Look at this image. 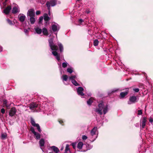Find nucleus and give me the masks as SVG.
<instances>
[{"mask_svg":"<svg viewBox=\"0 0 153 153\" xmlns=\"http://www.w3.org/2000/svg\"><path fill=\"white\" fill-rule=\"evenodd\" d=\"M98 108H96L95 109V111L100 115H101L102 114V110L104 107V104L103 101H101L98 105Z\"/></svg>","mask_w":153,"mask_h":153,"instance_id":"nucleus-1","label":"nucleus"},{"mask_svg":"<svg viewBox=\"0 0 153 153\" xmlns=\"http://www.w3.org/2000/svg\"><path fill=\"white\" fill-rule=\"evenodd\" d=\"M29 107L30 109L34 111H35L37 108H39L40 105L37 102H32L29 104Z\"/></svg>","mask_w":153,"mask_h":153,"instance_id":"nucleus-2","label":"nucleus"},{"mask_svg":"<svg viewBox=\"0 0 153 153\" xmlns=\"http://www.w3.org/2000/svg\"><path fill=\"white\" fill-rule=\"evenodd\" d=\"M27 16L30 17V19H35V12L33 9H29L27 12Z\"/></svg>","mask_w":153,"mask_h":153,"instance_id":"nucleus-3","label":"nucleus"},{"mask_svg":"<svg viewBox=\"0 0 153 153\" xmlns=\"http://www.w3.org/2000/svg\"><path fill=\"white\" fill-rule=\"evenodd\" d=\"M138 98L137 97L133 95L130 96L129 98V101L128 102V104H131L132 103H134L138 102Z\"/></svg>","mask_w":153,"mask_h":153,"instance_id":"nucleus-4","label":"nucleus"},{"mask_svg":"<svg viewBox=\"0 0 153 153\" xmlns=\"http://www.w3.org/2000/svg\"><path fill=\"white\" fill-rule=\"evenodd\" d=\"M30 123L34 127H36L39 132H41L42 130L40 129L39 125L38 123H36L34 119L32 117L30 118Z\"/></svg>","mask_w":153,"mask_h":153,"instance_id":"nucleus-5","label":"nucleus"},{"mask_svg":"<svg viewBox=\"0 0 153 153\" xmlns=\"http://www.w3.org/2000/svg\"><path fill=\"white\" fill-rule=\"evenodd\" d=\"M17 111L16 108L13 107L11 108L9 112V116L12 117L14 116L16 114Z\"/></svg>","mask_w":153,"mask_h":153,"instance_id":"nucleus-6","label":"nucleus"},{"mask_svg":"<svg viewBox=\"0 0 153 153\" xmlns=\"http://www.w3.org/2000/svg\"><path fill=\"white\" fill-rule=\"evenodd\" d=\"M126 90L125 92H121L119 96L120 98H123L126 96L128 94V88L126 89Z\"/></svg>","mask_w":153,"mask_h":153,"instance_id":"nucleus-7","label":"nucleus"},{"mask_svg":"<svg viewBox=\"0 0 153 153\" xmlns=\"http://www.w3.org/2000/svg\"><path fill=\"white\" fill-rule=\"evenodd\" d=\"M76 21H74L75 24L76 25H84L85 24V22L83 20H76Z\"/></svg>","mask_w":153,"mask_h":153,"instance_id":"nucleus-8","label":"nucleus"},{"mask_svg":"<svg viewBox=\"0 0 153 153\" xmlns=\"http://www.w3.org/2000/svg\"><path fill=\"white\" fill-rule=\"evenodd\" d=\"M84 90L83 88L81 87H79L77 89V92L78 94L81 96L84 95V94L82 92Z\"/></svg>","mask_w":153,"mask_h":153,"instance_id":"nucleus-9","label":"nucleus"},{"mask_svg":"<svg viewBox=\"0 0 153 153\" xmlns=\"http://www.w3.org/2000/svg\"><path fill=\"white\" fill-rule=\"evenodd\" d=\"M52 53L55 56H56V59L58 61H59L60 59V54L58 53L56 51H53L52 52Z\"/></svg>","mask_w":153,"mask_h":153,"instance_id":"nucleus-10","label":"nucleus"},{"mask_svg":"<svg viewBox=\"0 0 153 153\" xmlns=\"http://www.w3.org/2000/svg\"><path fill=\"white\" fill-rule=\"evenodd\" d=\"M50 148L51 150L53 151V152L56 153H58L59 152V149L55 146H52L50 147Z\"/></svg>","mask_w":153,"mask_h":153,"instance_id":"nucleus-11","label":"nucleus"},{"mask_svg":"<svg viewBox=\"0 0 153 153\" xmlns=\"http://www.w3.org/2000/svg\"><path fill=\"white\" fill-rule=\"evenodd\" d=\"M11 9V6H7L5 9L4 10V13L6 14H8L9 13L10 10Z\"/></svg>","mask_w":153,"mask_h":153,"instance_id":"nucleus-12","label":"nucleus"},{"mask_svg":"<svg viewBox=\"0 0 153 153\" xmlns=\"http://www.w3.org/2000/svg\"><path fill=\"white\" fill-rule=\"evenodd\" d=\"M147 118L145 117H143V118L141 122V123H142L141 126L143 128H144L146 126V123L147 121Z\"/></svg>","mask_w":153,"mask_h":153,"instance_id":"nucleus-13","label":"nucleus"},{"mask_svg":"<svg viewBox=\"0 0 153 153\" xmlns=\"http://www.w3.org/2000/svg\"><path fill=\"white\" fill-rule=\"evenodd\" d=\"M39 144H40V146L41 149L43 150L42 147L44 146L45 142V140L44 139H41L39 142Z\"/></svg>","mask_w":153,"mask_h":153,"instance_id":"nucleus-14","label":"nucleus"},{"mask_svg":"<svg viewBox=\"0 0 153 153\" xmlns=\"http://www.w3.org/2000/svg\"><path fill=\"white\" fill-rule=\"evenodd\" d=\"M42 33L44 35L46 36H47L48 35V30L45 28H43L42 29Z\"/></svg>","mask_w":153,"mask_h":153,"instance_id":"nucleus-15","label":"nucleus"},{"mask_svg":"<svg viewBox=\"0 0 153 153\" xmlns=\"http://www.w3.org/2000/svg\"><path fill=\"white\" fill-rule=\"evenodd\" d=\"M97 130V127H94L91 130V135L93 136L95 134V132Z\"/></svg>","mask_w":153,"mask_h":153,"instance_id":"nucleus-16","label":"nucleus"},{"mask_svg":"<svg viewBox=\"0 0 153 153\" xmlns=\"http://www.w3.org/2000/svg\"><path fill=\"white\" fill-rule=\"evenodd\" d=\"M51 49L53 51H57L58 50V48L57 45H53L50 47Z\"/></svg>","mask_w":153,"mask_h":153,"instance_id":"nucleus-17","label":"nucleus"},{"mask_svg":"<svg viewBox=\"0 0 153 153\" xmlns=\"http://www.w3.org/2000/svg\"><path fill=\"white\" fill-rule=\"evenodd\" d=\"M8 102L6 100H3V107H6L7 108L9 107V105L7 104Z\"/></svg>","mask_w":153,"mask_h":153,"instance_id":"nucleus-18","label":"nucleus"},{"mask_svg":"<svg viewBox=\"0 0 153 153\" xmlns=\"http://www.w3.org/2000/svg\"><path fill=\"white\" fill-rule=\"evenodd\" d=\"M83 145V143L82 142H79L78 143L77 147L79 149H82Z\"/></svg>","mask_w":153,"mask_h":153,"instance_id":"nucleus-19","label":"nucleus"},{"mask_svg":"<svg viewBox=\"0 0 153 153\" xmlns=\"http://www.w3.org/2000/svg\"><path fill=\"white\" fill-rule=\"evenodd\" d=\"M19 12V10L18 8L16 7L13 8L12 9V13H16Z\"/></svg>","mask_w":153,"mask_h":153,"instance_id":"nucleus-20","label":"nucleus"},{"mask_svg":"<svg viewBox=\"0 0 153 153\" xmlns=\"http://www.w3.org/2000/svg\"><path fill=\"white\" fill-rule=\"evenodd\" d=\"M52 29L53 32H55L58 30L57 26L55 25H53L52 26Z\"/></svg>","mask_w":153,"mask_h":153,"instance_id":"nucleus-21","label":"nucleus"},{"mask_svg":"<svg viewBox=\"0 0 153 153\" xmlns=\"http://www.w3.org/2000/svg\"><path fill=\"white\" fill-rule=\"evenodd\" d=\"M58 46L59 47L60 52V53H62L63 51V47L62 44L61 43H59L58 44Z\"/></svg>","mask_w":153,"mask_h":153,"instance_id":"nucleus-22","label":"nucleus"},{"mask_svg":"<svg viewBox=\"0 0 153 153\" xmlns=\"http://www.w3.org/2000/svg\"><path fill=\"white\" fill-rule=\"evenodd\" d=\"M36 32L38 34H40L42 33V30L40 28L37 27L35 29Z\"/></svg>","mask_w":153,"mask_h":153,"instance_id":"nucleus-23","label":"nucleus"},{"mask_svg":"<svg viewBox=\"0 0 153 153\" xmlns=\"http://www.w3.org/2000/svg\"><path fill=\"white\" fill-rule=\"evenodd\" d=\"M93 102V99L92 98H91L87 101V103L89 105H91Z\"/></svg>","mask_w":153,"mask_h":153,"instance_id":"nucleus-24","label":"nucleus"},{"mask_svg":"<svg viewBox=\"0 0 153 153\" xmlns=\"http://www.w3.org/2000/svg\"><path fill=\"white\" fill-rule=\"evenodd\" d=\"M99 41L97 39H95L94 40L93 44L94 46H97L98 45Z\"/></svg>","mask_w":153,"mask_h":153,"instance_id":"nucleus-25","label":"nucleus"},{"mask_svg":"<svg viewBox=\"0 0 153 153\" xmlns=\"http://www.w3.org/2000/svg\"><path fill=\"white\" fill-rule=\"evenodd\" d=\"M71 82L75 86H78L79 85L77 82L76 80H72Z\"/></svg>","mask_w":153,"mask_h":153,"instance_id":"nucleus-26","label":"nucleus"},{"mask_svg":"<svg viewBox=\"0 0 153 153\" xmlns=\"http://www.w3.org/2000/svg\"><path fill=\"white\" fill-rule=\"evenodd\" d=\"M103 112L104 114H105L108 111V106L107 105L103 108Z\"/></svg>","mask_w":153,"mask_h":153,"instance_id":"nucleus-27","label":"nucleus"},{"mask_svg":"<svg viewBox=\"0 0 153 153\" xmlns=\"http://www.w3.org/2000/svg\"><path fill=\"white\" fill-rule=\"evenodd\" d=\"M18 17H19V19H25V16L24 14H19Z\"/></svg>","mask_w":153,"mask_h":153,"instance_id":"nucleus-28","label":"nucleus"},{"mask_svg":"<svg viewBox=\"0 0 153 153\" xmlns=\"http://www.w3.org/2000/svg\"><path fill=\"white\" fill-rule=\"evenodd\" d=\"M48 42L49 43V45L50 47H51V46L53 45V43L52 39H49Z\"/></svg>","mask_w":153,"mask_h":153,"instance_id":"nucleus-29","label":"nucleus"},{"mask_svg":"<svg viewBox=\"0 0 153 153\" xmlns=\"http://www.w3.org/2000/svg\"><path fill=\"white\" fill-rule=\"evenodd\" d=\"M34 135L36 137V138L38 140L40 138V134H39L36 132V134H34Z\"/></svg>","mask_w":153,"mask_h":153,"instance_id":"nucleus-30","label":"nucleus"},{"mask_svg":"<svg viewBox=\"0 0 153 153\" xmlns=\"http://www.w3.org/2000/svg\"><path fill=\"white\" fill-rule=\"evenodd\" d=\"M63 80L65 81H67L68 79V76L66 75H64L62 76Z\"/></svg>","mask_w":153,"mask_h":153,"instance_id":"nucleus-31","label":"nucleus"},{"mask_svg":"<svg viewBox=\"0 0 153 153\" xmlns=\"http://www.w3.org/2000/svg\"><path fill=\"white\" fill-rule=\"evenodd\" d=\"M7 21L10 25H13L15 23V22L12 21L11 20H7Z\"/></svg>","mask_w":153,"mask_h":153,"instance_id":"nucleus-32","label":"nucleus"},{"mask_svg":"<svg viewBox=\"0 0 153 153\" xmlns=\"http://www.w3.org/2000/svg\"><path fill=\"white\" fill-rule=\"evenodd\" d=\"M51 5L52 6H54L56 4V2L54 1H50Z\"/></svg>","mask_w":153,"mask_h":153,"instance_id":"nucleus-33","label":"nucleus"},{"mask_svg":"<svg viewBox=\"0 0 153 153\" xmlns=\"http://www.w3.org/2000/svg\"><path fill=\"white\" fill-rule=\"evenodd\" d=\"M30 130L33 134H36V132L35 131L33 127H31L30 128Z\"/></svg>","mask_w":153,"mask_h":153,"instance_id":"nucleus-34","label":"nucleus"},{"mask_svg":"<svg viewBox=\"0 0 153 153\" xmlns=\"http://www.w3.org/2000/svg\"><path fill=\"white\" fill-rule=\"evenodd\" d=\"M76 78V76H71L69 77V79L70 80H74V79Z\"/></svg>","mask_w":153,"mask_h":153,"instance_id":"nucleus-35","label":"nucleus"},{"mask_svg":"<svg viewBox=\"0 0 153 153\" xmlns=\"http://www.w3.org/2000/svg\"><path fill=\"white\" fill-rule=\"evenodd\" d=\"M67 71L69 73H71L73 72V70L72 68H68L67 69Z\"/></svg>","mask_w":153,"mask_h":153,"instance_id":"nucleus-36","label":"nucleus"},{"mask_svg":"<svg viewBox=\"0 0 153 153\" xmlns=\"http://www.w3.org/2000/svg\"><path fill=\"white\" fill-rule=\"evenodd\" d=\"M46 5L47 6V7H48V9H49L50 7L51 6V3L50 2H49V1H47L46 2Z\"/></svg>","mask_w":153,"mask_h":153,"instance_id":"nucleus-37","label":"nucleus"},{"mask_svg":"<svg viewBox=\"0 0 153 153\" xmlns=\"http://www.w3.org/2000/svg\"><path fill=\"white\" fill-rule=\"evenodd\" d=\"M44 19H49V17L47 14H45L44 15Z\"/></svg>","mask_w":153,"mask_h":153,"instance_id":"nucleus-38","label":"nucleus"},{"mask_svg":"<svg viewBox=\"0 0 153 153\" xmlns=\"http://www.w3.org/2000/svg\"><path fill=\"white\" fill-rule=\"evenodd\" d=\"M67 66V63L63 62L62 63V67L63 68H66Z\"/></svg>","mask_w":153,"mask_h":153,"instance_id":"nucleus-39","label":"nucleus"},{"mask_svg":"<svg viewBox=\"0 0 153 153\" xmlns=\"http://www.w3.org/2000/svg\"><path fill=\"white\" fill-rule=\"evenodd\" d=\"M6 136L7 135L5 134H1V137L2 139H4L5 138Z\"/></svg>","mask_w":153,"mask_h":153,"instance_id":"nucleus-40","label":"nucleus"},{"mask_svg":"<svg viewBox=\"0 0 153 153\" xmlns=\"http://www.w3.org/2000/svg\"><path fill=\"white\" fill-rule=\"evenodd\" d=\"M138 115H141L142 114V111L141 110H138Z\"/></svg>","mask_w":153,"mask_h":153,"instance_id":"nucleus-41","label":"nucleus"},{"mask_svg":"<svg viewBox=\"0 0 153 153\" xmlns=\"http://www.w3.org/2000/svg\"><path fill=\"white\" fill-rule=\"evenodd\" d=\"M65 150L66 151H68L69 150V146L68 145H67L66 146Z\"/></svg>","mask_w":153,"mask_h":153,"instance_id":"nucleus-42","label":"nucleus"},{"mask_svg":"<svg viewBox=\"0 0 153 153\" xmlns=\"http://www.w3.org/2000/svg\"><path fill=\"white\" fill-rule=\"evenodd\" d=\"M133 90L136 92H138L139 91V89L138 88H135L133 89Z\"/></svg>","mask_w":153,"mask_h":153,"instance_id":"nucleus-43","label":"nucleus"},{"mask_svg":"<svg viewBox=\"0 0 153 153\" xmlns=\"http://www.w3.org/2000/svg\"><path fill=\"white\" fill-rule=\"evenodd\" d=\"M71 145L74 149H75L76 147V143H73L71 144Z\"/></svg>","mask_w":153,"mask_h":153,"instance_id":"nucleus-44","label":"nucleus"},{"mask_svg":"<svg viewBox=\"0 0 153 153\" xmlns=\"http://www.w3.org/2000/svg\"><path fill=\"white\" fill-rule=\"evenodd\" d=\"M58 121L59 122V123L61 124L62 125H63V120L61 119H59L58 120Z\"/></svg>","mask_w":153,"mask_h":153,"instance_id":"nucleus-45","label":"nucleus"},{"mask_svg":"<svg viewBox=\"0 0 153 153\" xmlns=\"http://www.w3.org/2000/svg\"><path fill=\"white\" fill-rule=\"evenodd\" d=\"M87 139V137L85 135H83L82 136V139L83 140H85Z\"/></svg>","mask_w":153,"mask_h":153,"instance_id":"nucleus-46","label":"nucleus"},{"mask_svg":"<svg viewBox=\"0 0 153 153\" xmlns=\"http://www.w3.org/2000/svg\"><path fill=\"white\" fill-rule=\"evenodd\" d=\"M1 112L2 114H4L5 112V110L4 109V108H2L1 109Z\"/></svg>","mask_w":153,"mask_h":153,"instance_id":"nucleus-47","label":"nucleus"},{"mask_svg":"<svg viewBox=\"0 0 153 153\" xmlns=\"http://www.w3.org/2000/svg\"><path fill=\"white\" fill-rule=\"evenodd\" d=\"M24 32L26 33V34H28L29 32V30L26 29H24Z\"/></svg>","mask_w":153,"mask_h":153,"instance_id":"nucleus-48","label":"nucleus"},{"mask_svg":"<svg viewBox=\"0 0 153 153\" xmlns=\"http://www.w3.org/2000/svg\"><path fill=\"white\" fill-rule=\"evenodd\" d=\"M149 121L151 123H153V119L151 117L150 118Z\"/></svg>","mask_w":153,"mask_h":153,"instance_id":"nucleus-49","label":"nucleus"},{"mask_svg":"<svg viewBox=\"0 0 153 153\" xmlns=\"http://www.w3.org/2000/svg\"><path fill=\"white\" fill-rule=\"evenodd\" d=\"M30 22L32 24H34L35 22V20H30Z\"/></svg>","mask_w":153,"mask_h":153,"instance_id":"nucleus-50","label":"nucleus"},{"mask_svg":"<svg viewBox=\"0 0 153 153\" xmlns=\"http://www.w3.org/2000/svg\"><path fill=\"white\" fill-rule=\"evenodd\" d=\"M41 13V12L40 11H37L36 12V15H39Z\"/></svg>","mask_w":153,"mask_h":153,"instance_id":"nucleus-51","label":"nucleus"},{"mask_svg":"<svg viewBox=\"0 0 153 153\" xmlns=\"http://www.w3.org/2000/svg\"><path fill=\"white\" fill-rule=\"evenodd\" d=\"M116 91H117L116 90H112L111 91V94L115 92H116Z\"/></svg>","mask_w":153,"mask_h":153,"instance_id":"nucleus-52","label":"nucleus"},{"mask_svg":"<svg viewBox=\"0 0 153 153\" xmlns=\"http://www.w3.org/2000/svg\"><path fill=\"white\" fill-rule=\"evenodd\" d=\"M19 20L22 22H23L25 20Z\"/></svg>","mask_w":153,"mask_h":153,"instance_id":"nucleus-53","label":"nucleus"},{"mask_svg":"<svg viewBox=\"0 0 153 153\" xmlns=\"http://www.w3.org/2000/svg\"><path fill=\"white\" fill-rule=\"evenodd\" d=\"M88 149H86V150H82L81 151L82 152H86L87 150H88Z\"/></svg>","mask_w":153,"mask_h":153,"instance_id":"nucleus-54","label":"nucleus"},{"mask_svg":"<svg viewBox=\"0 0 153 153\" xmlns=\"http://www.w3.org/2000/svg\"><path fill=\"white\" fill-rule=\"evenodd\" d=\"M39 19H43V16L40 17Z\"/></svg>","mask_w":153,"mask_h":153,"instance_id":"nucleus-55","label":"nucleus"},{"mask_svg":"<svg viewBox=\"0 0 153 153\" xmlns=\"http://www.w3.org/2000/svg\"><path fill=\"white\" fill-rule=\"evenodd\" d=\"M2 51V48H0V52H1V51Z\"/></svg>","mask_w":153,"mask_h":153,"instance_id":"nucleus-56","label":"nucleus"},{"mask_svg":"<svg viewBox=\"0 0 153 153\" xmlns=\"http://www.w3.org/2000/svg\"><path fill=\"white\" fill-rule=\"evenodd\" d=\"M39 20V22H42V21L43 20Z\"/></svg>","mask_w":153,"mask_h":153,"instance_id":"nucleus-57","label":"nucleus"},{"mask_svg":"<svg viewBox=\"0 0 153 153\" xmlns=\"http://www.w3.org/2000/svg\"><path fill=\"white\" fill-rule=\"evenodd\" d=\"M67 151H66L65 150V153H67Z\"/></svg>","mask_w":153,"mask_h":153,"instance_id":"nucleus-58","label":"nucleus"},{"mask_svg":"<svg viewBox=\"0 0 153 153\" xmlns=\"http://www.w3.org/2000/svg\"><path fill=\"white\" fill-rule=\"evenodd\" d=\"M86 12L87 13H89V11H86Z\"/></svg>","mask_w":153,"mask_h":153,"instance_id":"nucleus-59","label":"nucleus"},{"mask_svg":"<svg viewBox=\"0 0 153 153\" xmlns=\"http://www.w3.org/2000/svg\"><path fill=\"white\" fill-rule=\"evenodd\" d=\"M45 20V21H46L47 22L49 20H48V19H47V20Z\"/></svg>","mask_w":153,"mask_h":153,"instance_id":"nucleus-60","label":"nucleus"},{"mask_svg":"<svg viewBox=\"0 0 153 153\" xmlns=\"http://www.w3.org/2000/svg\"><path fill=\"white\" fill-rule=\"evenodd\" d=\"M7 0H5V2H6Z\"/></svg>","mask_w":153,"mask_h":153,"instance_id":"nucleus-61","label":"nucleus"},{"mask_svg":"<svg viewBox=\"0 0 153 153\" xmlns=\"http://www.w3.org/2000/svg\"><path fill=\"white\" fill-rule=\"evenodd\" d=\"M49 153H53L52 152H49Z\"/></svg>","mask_w":153,"mask_h":153,"instance_id":"nucleus-62","label":"nucleus"}]
</instances>
